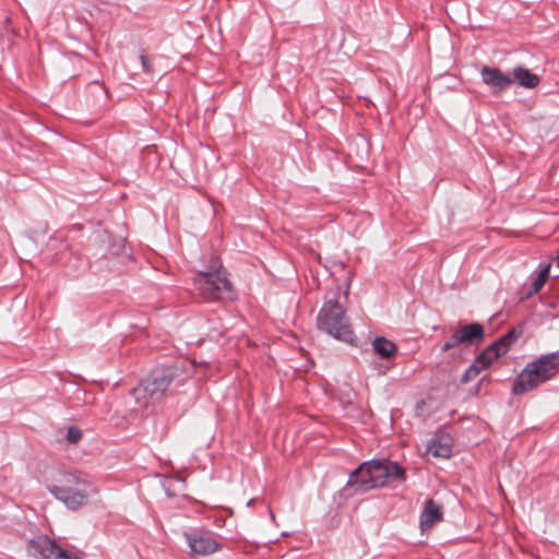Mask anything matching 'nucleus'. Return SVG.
<instances>
[{
  "label": "nucleus",
  "instance_id": "nucleus-1",
  "mask_svg": "<svg viewBox=\"0 0 559 559\" xmlns=\"http://www.w3.org/2000/svg\"><path fill=\"white\" fill-rule=\"evenodd\" d=\"M48 491L71 510L81 509L90 497L98 493L90 478L79 471L62 473L58 484L48 486Z\"/></svg>",
  "mask_w": 559,
  "mask_h": 559
},
{
  "label": "nucleus",
  "instance_id": "nucleus-2",
  "mask_svg": "<svg viewBox=\"0 0 559 559\" xmlns=\"http://www.w3.org/2000/svg\"><path fill=\"white\" fill-rule=\"evenodd\" d=\"M559 372V352L542 355L528 362L518 376L513 386V394H522L537 389L551 380Z\"/></svg>",
  "mask_w": 559,
  "mask_h": 559
},
{
  "label": "nucleus",
  "instance_id": "nucleus-3",
  "mask_svg": "<svg viewBox=\"0 0 559 559\" xmlns=\"http://www.w3.org/2000/svg\"><path fill=\"white\" fill-rule=\"evenodd\" d=\"M318 328L335 340L342 341L352 347H359L356 342L345 310L337 299L326 300L317 318Z\"/></svg>",
  "mask_w": 559,
  "mask_h": 559
},
{
  "label": "nucleus",
  "instance_id": "nucleus-4",
  "mask_svg": "<svg viewBox=\"0 0 559 559\" xmlns=\"http://www.w3.org/2000/svg\"><path fill=\"white\" fill-rule=\"evenodd\" d=\"M194 286L206 301L231 297V283L225 271L200 273L194 280Z\"/></svg>",
  "mask_w": 559,
  "mask_h": 559
},
{
  "label": "nucleus",
  "instance_id": "nucleus-5",
  "mask_svg": "<svg viewBox=\"0 0 559 559\" xmlns=\"http://www.w3.org/2000/svg\"><path fill=\"white\" fill-rule=\"evenodd\" d=\"M173 374L168 370L154 372L148 379L133 389L132 394L139 405L147 407L158 401L168 389Z\"/></svg>",
  "mask_w": 559,
  "mask_h": 559
},
{
  "label": "nucleus",
  "instance_id": "nucleus-6",
  "mask_svg": "<svg viewBox=\"0 0 559 559\" xmlns=\"http://www.w3.org/2000/svg\"><path fill=\"white\" fill-rule=\"evenodd\" d=\"M27 554L36 559H81V552H71L59 547L55 540L41 535L31 539L27 544Z\"/></svg>",
  "mask_w": 559,
  "mask_h": 559
},
{
  "label": "nucleus",
  "instance_id": "nucleus-7",
  "mask_svg": "<svg viewBox=\"0 0 559 559\" xmlns=\"http://www.w3.org/2000/svg\"><path fill=\"white\" fill-rule=\"evenodd\" d=\"M485 336L486 330L483 324L478 322L464 324L452 333L442 349H451L460 345L478 347L481 345Z\"/></svg>",
  "mask_w": 559,
  "mask_h": 559
},
{
  "label": "nucleus",
  "instance_id": "nucleus-8",
  "mask_svg": "<svg viewBox=\"0 0 559 559\" xmlns=\"http://www.w3.org/2000/svg\"><path fill=\"white\" fill-rule=\"evenodd\" d=\"M372 487H383L391 480L404 479L405 471L397 463L383 460L370 461Z\"/></svg>",
  "mask_w": 559,
  "mask_h": 559
},
{
  "label": "nucleus",
  "instance_id": "nucleus-9",
  "mask_svg": "<svg viewBox=\"0 0 559 559\" xmlns=\"http://www.w3.org/2000/svg\"><path fill=\"white\" fill-rule=\"evenodd\" d=\"M480 75L483 82L491 90L493 94H500L504 92L514 83V80L510 75L503 73L498 68L485 66L480 70Z\"/></svg>",
  "mask_w": 559,
  "mask_h": 559
},
{
  "label": "nucleus",
  "instance_id": "nucleus-10",
  "mask_svg": "<svg viewBox=\"0 0 559 559\" xmlns=\"http://www.w3.org/2000/svg\"><path fill=\"white\" fill-rule=\"evenodd\" d=\"M191 556H210L219 549L218 543L209 535L185 534Z\"/></svg>",
  "mask_w": 559,
  "mask_h": 559
},
{
  "label": "nucleus",
  "instance_id": "nucleus-11",
  "mask_svg": "<svg viewBox=\"0 0 559 559\" xmlns=\"http://www.w3.org/2000/svg\"><path fill=\"white\" fill-rule=\"evenodd\" d=\"M370 476V462H365L350 474L347 486L355 488L356 491L366 492L370 489H373L372 478Z\"/></svg>",
  "mask_w": 559,
  "mask_h": 559
},
{
  "label": "nucleus",
  "instance_id": "nucleus-12",
  "mask_svg": "<svg viewBox=\"0 0 559 559\" xmlns=\"http://www.w3.org/2000/svg\"><path fill=\"white\" fill-rule=\"evenodd\" d=\"M452 454V440L449 436H436L431 438L427 445L425 455L433 459H449Z\"/></svg>",
  "mask_w": 559,
  "mask_h": 559
},
{
  "label": "nucleus",
  "instance_id": "nucleus-13",
  "mask_svg": "<svg viewBox=\"0 0 559 559\" xmlns=\"http://www.w3.org/2000/svg\"><path fill=\"white\" fill-rule=\"evenodd\" d=\"M499 354L500 352H480L478 357L463 374L462 382L466 383L475 379L481 370L488 368L491 362L500 356Z\"/></svg>",
  "mask_w": 559,
  "mask_h": 559
},
{
  "label": "nucleus",
  "instance_id": "nucleus-14",
  "mask_svg": "<svg viewBox=\"0 0 559 559\" xmlns=\"http://www.w3.org/2000/svg\"><path fill=\"white\" fill-rule=\"evenodd\" d=\"M443 518L441 506L429 499L420 515V527L423 531L431 528L436 523L440 522Z\"/></svg>",
  "mask_w": 559,
  "mask_h": 559
},
{
  "label": "nucleus",
  "instance_id": "nucleus-15",
  "mask_svg": "<svg viewBox=\"0 0 559 559\" xmlns=\"http://www.w3.org/2000/svg\"><path fill=\"white\" fill-rule=\"evenodd\" d=\"M520 86L525 88H535L540 83V78L531 72L528 69L518 66L513 69V76H511Z\"/></svg>",
  "mask_w": 559,
  "mask_h": 559
},
{
  "label": "nucleus",
  "instance_id": "nucleus-16",
  "mask_svg": "<svg viewBox=\"0 0 559 559\" xmlns=\"http://www.w3.org/2000/svg\"><path fill=\"white\" fill-rule=\"evenodd\" d=\"M523 333L522 328H513L511 331L500 336L484 349L495 350L504 347L508 349Z\"/></svg>",
  "mask_w": 559,
  "mask_h": 559
},
{
  "label": "nucleus",
  "instance_id": "nucleus-17",
  "mask_svg": "<svg viewBox=\"0 0 559 559\" xmlns=\"http://www.w3.org/2000/svg\"><path fill=\"white\" fill-rule=\"evenodd\" d=\"M396 352H373V364L380 372H385L392 366V360Z\"/></svg>",
  "mask_w": 559,
  "mask_h": 559
},
{
  "label": "nucleus",
  "instance_id": "nucleus-18",
  "mask_svg": "<svg viewBox=\"0 0 559 559\" xmlns=\"http://www.w3.org/2000/svg\"><path fill=\"white\" fill-rule=\"evenodd\" d=\"M549 271H550V264H547L545 267L540 270L538 275L533 281L530 289L525 294V297H531L535 294H537L542 287L545 285L547 278L549 277Z\"/></svg>",
  "mask_w": 559,
  "mask_h": 559
},
{
  "label": "nucleus",
  "instance_id": "nucleus-19",
  "mask_svg": "<svg viewBox=\"0 0 559 559\" xmlns=\"http://www.w3.org/2000/svg\"><path fill=\"white\" fill-rule=\"evenodd\" d=\"M372 349H374V350L392 349L393 350V349H397V346L392 341H390L383 336H378L373 340Z\"/></svg>",
  "mask_w": 559,
  "mask_h": 559
},
{
  "label": "nucleus",
  "instance_id": "nucleus-20",
  "mask_svg": "<svg viewBox=\"0 0 559 559\" xmlns=\"http://www.w3.org/2000/svg\"><path fill=\"white\" fill-rule=\"evenodd\" d=\"M82 439V431L76 427H69L67 432V440L70 443H76Z\"/></svg>",
  "mask_w": 559,
  "mask_h": 559
},
{
  "label": "nucleus",
  "instance_id": "nucleus-21",
  "mask_svg": "<svg viewBox=\"0 0 559 559\" xmlns=\"http://www.w3.org/2000/svg\"><path fill=\"white\" fill-rule=\"evenodd\" d=\"M140 60H141L143 70L145 72L150 73L152 71V66L150 64L147 57L145 55L141 53Z\"/></svg>",
  "mask_w": 559,
  "mask_h": 559
},
{
  "label": "nucleus",
  "instance_id": "nucleus-22",
  "mask_svg": "<svg viewBox=\"0 0 559 559\" xmlns=\"http://www.w3.org/2000/svg\"><path fill=\"white\" fill-rule=\"evenodd\" d=\"M194 364H195V361H194V360H190V361H189V365H190V367H191V368H193V367H194Z\"/></svg>",
  "mask_w": 559,
  "mask_h": 559
},
{
  "label": "nucleus",
  "instance_id": "nucleus-23",
  "mask_svg": "<svg viewBox=\"0 0 559 559\" xmlns=\"http://www.w3.org/2000/svg\"><path fill=\"white\" fill-rule=\"evenodd\" d=\"M556 262H557V266L559 267V253L557 254Z\"/></svg>",
  "mask_w": 559,
  "mask_h": 559
}]
</instances>
